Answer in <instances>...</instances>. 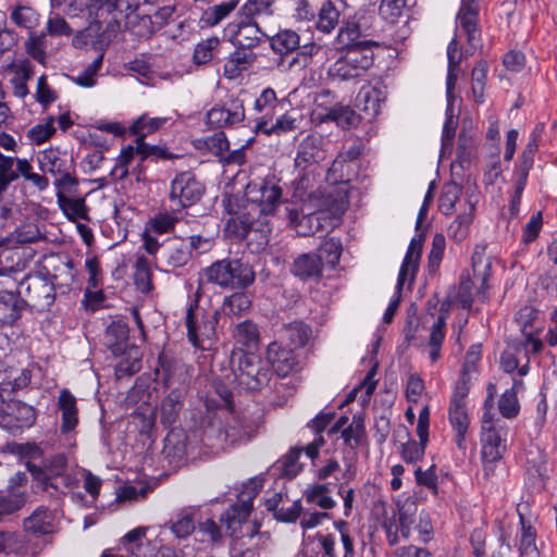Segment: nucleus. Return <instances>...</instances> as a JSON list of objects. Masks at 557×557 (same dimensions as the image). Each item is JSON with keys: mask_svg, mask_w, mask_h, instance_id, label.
<instances>
[{"mask_svg": "<svg viewBox=\"0 0 557 557\" xmlns=\"http://www.w3.org/2000/svg\"><path fill=\"white\" fill-rule=\"evenodd\" d=\"M219 315V311L209 315L200 314L198 300H195L188 307L186 314L187 336L195 347L201 348L205 341H211L215 336Z\"/></svg>", "mask_w": 557, "mask_h": 557, "instance_id": "nucleus-10", "label": "nucleus"}, {"mask_svg": "<svg viewBox=\"0 0 557 557\" xmlns=\"http://www.w3.org/2000/svg\"><path fill=\"white\" fill-rule=\"evenodd\" d=\"M424 242V234L420 233L416 237H413L409 244L407 253L403 261V264L399 270L398 280H397V294L398 296L391 301L388 307L385 310L383 320L385 323H391L396 313L399 304V293L406 283L409 280V283L413 282L416 272L419 267V260L422 252V245Z\"/></svg>", "mask_w": 557, "mask_h": 557, "instance_id": "nucleus-8", "label": "nucleus"}, {"mask_svg": "<svg viewBox=\"0 0 557 557\" xmlns=\"http://www.w3.org/2000/svg\"><path fill=\"white\" fill-rule=\"evenodd\" d=\"M172 14H173L172 8L163 7V8L159 9L154 13L153 16H148V15L139 16L137 14L129 15L127 23L132 25L134 23V21L137 20L139 22V24H141L143 27L145 28L143 32H138L137 35L150 37L156 32V28L153 25L157 24L158 28H161L166 23V21L172 16Z\"/></svg>", "mask_w": 557, "mask_h": 557, "instance_id": "nucleus-37", "label": "nucleus"}, {"mask_svg": "<svg viewBox=\"0 0 557 557\" xmlns=\"http://www.w3.org/2000/svg\"><path fill=\"white\" fill-rule=\"evenodd\" d=\"M329 486L326 484H315L305 492L306 500L314 504L322 509H332L335 507V500L329 495Z\"/></svg>", "mask_w": 557, "mask_h": 557, "instance_id": "nucleus-59", "label": "nucleus"}, {"mask_svg": "<svg viewBox=\"0 0 557 557\" xmlns=\"http://www.w3.org/2000/svg\"><path fill=\"white\" fill-rule=\"evenodd\" d=\"M445 317L441 314L431 327L428 347L429 357L432 362H436L441 358V348L445 338Z\"/></svg>", "mask_w": 557, "mask_h": 557, "instance_id": "nucleus-50", "label": "nucleus"}, {"mask_svg": "<svg viewBox=\"0 0 557 557\" xmlns=\"http://www.w3.org/2000/svg\"><path fill=\"white\" fill-rule=\"evenodd\" d=\"M187 436L181 429H172L164 438L163 455L170 463L178 466L187 456Z\"/></svg>", "mask_w": 557, "mask_h": 557, "instance_id": "nucleus-25", "label": "nucleus"}, {"mask_svg": "<svg viewBox=\"0 0 557 557\" xmlns=\"http://www.w3.org/2000/svg\"><path fill=\"white\" fill-rule=\"evenodd\" d=\"M251 307V299L245 293H234L226 297L222 304L221 312L230 318L239 317Z\"/></svg>", "mask_w": 557, "mask_h": 557, "instance_id": "nucleus-46", "label": "nucleus"}, {"mask_svg": "<svg viewBox=\"0 0 557 557\" xmlns=\"http://www.w3.org/2000/svg\"><path fill=\"white\" fill-rule=\"evenodd\" d=\"M27 502L24 491H0V522L21 510Z\"/></svg>", "mask_w": 557, "mask_h": 557, "instance_id": "nucleus-40", "label": "nucleus"}, {"mask_svg": "<svg viewBox=\"0 0 557 557\" xmlns=\"http://www.w3.org/2000/svg\"><path fill=\"white\" fill-rule=\"evenodd\" d=\"M248 49L238 48L227 59L224 65V73L230 78H234L239 75L240 72L247 70L256 59V54Z\"/></svg>", "mask_w": 557, "mask_h": 557, "instance_id": "nucleus-43", "label": "nucleus"}, {"mask_svg": "<svg viewBox=\"0 0 557 557\" xmlns=\"http://www.w3.org/2000/svg\"><path fill=\"white\" fill-rule=\"evenodd\" d=\"M448 419L453 430L456 432L455 442L457 447L466 450V435L470 425L466 405H449Z\"/></svg>", "mask_w": 557, "mask_h": 557, "instance_id": "nucleus-31", "label": "nucleus"}, {"mask_svg": "<svg viewBox=\"0 0 557 557\" xmlns=\"http://www.w3.org/2000/svg\"><path fill=\"white\" fill-rule=\"evenodd\" d=\"M281 335L294 347H304L311 336V329L301 321H294L283 326Z\"/></svg>", "mask_w": 557, "mask_h": 557, "instance_id": "nucleus-44", "label": "nucleus"}, {"mask_svg": "<svg viewBox=\"0 0 557 557\" xmlns=\"http://www.w3.org/2000/svg\"><path fill=\"white\" fill-rule=\"evenodd\" d=\"M329 120L336 122L342 128H351L359 123V115L349 107L334 106L326 114Z\"/></svg>", "mask_w": 557, "mask_h": 557, "instance_id": "nucleus-57", "label": "nucleus"}, {"mask_svg": "<svg viewBox=\"0 0 557 557\" xmlns=\"http://www.w3.org/2000/svg\"><path fill=\"white\" fill-rule=\"evenodd\" d=\"M226 32L231 36L232 44L242 49L251 50L264 39L270 37L260 23L235 21L227 25Z\"/></svg>", "mask_w": 557, "mask_h": 557, "instance_id": "nucleus-15", "label": "nucleus"}, {"mask_svg": "<svg viewBox=\"0 0 557 557\" xmlns=\"http://www.w3.org/2000/svg\"><path fill=\"white\" fill-rule=\"evenodd\" d=\"M479 7L476 0H463L457 14L458 28L467 37L469 48L467 52L472 53L481 42V30L478 27Z\"/></svg>", "mask_w": 557, "mask_h": 557, "instance_id": "nucleus-16", "label": "nucleus"}, {"mask_svg": "<svg viewBox=\"0 0 557 557\" xmlns=\"http://www.w3.org/2000/svg\"><path fill=\"white\" fill-rule=\"evenodd\" d=\"M361 152L362 145L359 140H355L350 147L344 151H341L327 171L329 180L336 182L338 178H342V175L338 176L336 174L342 172L345 163L356 160L361 154Z\"/></svg>", "mask_w": 557, "mask_h": 557, "instance_id": "nucleus-45", "label": "nucleus"}, {"mask_svg": "<svg viewBox=\"0 0 557 557\" xmlns=\"http://www.w3.org/2000/svg\"><path fill=\"white\" fill-rule=\"evenodd\" d=\"M232 366L235 381L247 391H259L270 382V368L255 354H234Z\"/></svg>", "mask_w": 557, "mask_h": 557, "instance_id": "nucleus-3", "label": "nucleus"}, {"mask_svg": "<svg viewBox=\"0 0 557 557\" xmlns=\"http://www.w3.org/2000/svg\"><path fill=\"white\" fill-rule=\"evenodd\" d=\"M417 512L416 499L407 497L403 503H398L397 512L393 511L392 516L384 517L381 527L391 546L398 544L401 539H409L416 523Z\"/></svg>", "mask_w": 557, "mask_h": 557, "instance_id": "nucleus-5", "label": "nucleus"}, {"mask_svg": "<svg viewBox=\"0 0 557 557\" xmlns=\"http://www.w3.org/2000/svg\"><path fill=\"white\" fill-rule=\"evenodd\" d=\"M339 12L331 1H324L319 10L317 28L323 33H331L338 24Z\"/></svg>", "mask_w": 557, "mask_h": 557, "instance_id": "nucleus-55", "label": "nucleus"}, {"mask_svg": "<svg viewBox=\"0 0 557 557\" xmlns=\"http://www.w3.org/2000/svg\"><path fill=\"white\" fill-rule=\"evenodd\" d=\"M272 50L281 55L293 52L299 48L300 37L292 29H284L268 37Z\"/></svg>", "mask_w": 557, "mask_h": 557, "instance_id": "nucleus-42", "label": "nucleus"}, {"mask_svg": "<svg viewBox=\"0 0 557 557\" xmlns=\"http://www.w3.org/2000/svg\"><path fill=\"white\" fill-rule=\"evenodd\" d=\"M128 332L127 324L122 321H113L107 326L103 343L113 355L121 356L128 351Z\"/></svg>", "mask_w": 557, "mask_h": 557, "instance_id": "nucleus-23", "label": "nucleus"}, {"mask_svg": "<svg viewBox=\"0 0 557 557\" xmlns=\"http://www.w3.org/2000/svg\"><path fill=\"white\" fill-rule=\"evenodd\" d=\"M364 436L363 419L360 416H354L351 423L343 430L342 437L346 445L356 447L361 443Z\"/></svg>", "mask_w": 557, "mask_h": 557, "instance_id": "nucleus-62", "label": "nucleus"}, {"mask_svg": "<svg viewBox=\"0 0 557 557\" xmlns=\"http://www.w3.org/2000/svg\"><path fill=\"white\" fill-rule=\"evenodd\" d=\"M324 444V437L319 436L305 447L294 446L280 460H277L275 467L280 471L281 475L293 479L302 470V465L299 462L301 453L305 451L313 461L318 458L320 448Z\"/></svg>", "mask_w": 557, "mask_h": 557, "instance_id": "nucleus-13", "label": "nucleus"}, {"mask_svg": "<svg viewBox=\"0 0 557 557\" xmlns=\"http://www.w3.org/2000/svg\"><path fill=\"white\" fill-rule=\"evenodd\" d=\"M58 409L61 411V433L66 434L74 431L78 424V408L76 397L69 389L60 392Z\"/></svg>", "mask_w": 557, "mask_h": 557, "instance_id": "nucleus-24", "label": "nucleus"}, {"mask_svg": "<svg viewBox=\"0 0 557 557\" xmlns=\"http://www.w3.org/2000/svg\"><path fill=\"white\" fill-rule=\"evenodd\" d=\"M267 358L275 373L285 377L300 370V362L290 348H285L278 342H273L268 346Z\"/></svg>", "mask_w": 557, "mask_h": 557, "instance_id": "nucleus-17", "label": "nucleus"}, {"mask_svg": "<svg viewBox=\"0 0 557 557\" xmlns=\"http://www.w3.org/2000/svg\"><path fill=\"white\" fill-rule=\"evenodd\" d=\"M326 143L322 135L310 134L298 145L295 158V166L299 170H307L318 165L326 158Z\"/></svg>", "mask_w": 557, "mask_h": 557, "instance_id": "nucleus-14", "label": "nucleus"}, {"mask_svg": "<svg viewBox=\"0 0 557 557\" xmlns=\"http://www.w3.org/2000/svg\"><path fill=\"white\" fill-rule=\"evenodd\" d=\"M309 200L314 202L317 212H309L301 215L299 221V230L302 235H313L322 230V220L325 219L324 211H326L331 205V197L324 196L322 193H310Z\"/></svg>", "mask_w": 557, "mask_h": 557, "instance_id": "nucleus-19", "label": "nucleus"}, {"mask_svg": "<svg viewBox=\"0 0 557 557\" xmlns=\"http://www.w3.org/2000/svg\"><path fill=\"white\" fill-rule=\"evenodd\" d=\"M125 0H72L71 7L87 12L89 24L99 23L113 11H120Z\"/></svg>", "mask_w": 557, "mask_h": 557, "instance_id": "nucleus-20", "label": "nucleus"}, {"mask_svg": "<svg viewBox=\"0 0 557 557\" xmlns=\"http://www.w3.org/2000/svg\"><path fill=\"white\" fill-rule=\"evenodd\" d=\"M342 250L341 240L332 237L323 240L314 253L321 260L323 269H334L339 262Z\"/></svg>", "mask_w": 557, "mask_h": 557, "instance_id": "nucleus-41", "label": "nucleus"}, {"mask_svg": "<svg viewBox=\"0 0 557 557\" xmlns=\"http://www.w3.org/2000/svg\"><path fill=\"white\" fill-rule=\"evenodd\" d=\"M505 431L496 429L492 419L484 414L482 420V460L486 465L495 463L503 458L506 451Z\"/></svg>", "mask_w": 557, "mask_h": 557, "instance_id": "nucleus-12", "label": "nucleus"}, {"mask_svg": "<svg viewBox=\"0 0 557 557\" xmlns=\"http://www.w3.org/2000/svg\"><path fill=\"white\" fill-rule=\"evenodd\" d=\"M17 294L24 305L47 310L54 302V284L39 273L26 275L18 284Z\"/></svg>", "mask_w": 557, "mask_h": 557, "instance_id": "nucleus-6", "label": "nucleus"}, {"mask_svg": "<svg viewBox=\"0 0 557 557\" xmlns=\"http://www.w3.org/2000/svg\"><path fill=\"white\" fill-rule=\"evenodd\" d=\"M516 319L523 334L541 329V312L534 306L525 305L521 307Z\"/></svg>", "mask_w": 557, "mask_h": 557, "instance_id": "nucleus-56", "label": "nucleus"}, {"mask_svg": "<svg viewBox=\"0 0 557 557\" xmlns=\"http://www.w3.org/2000/svg\"><path fill=\"white\" fill-rule=\"evenodd\" d=\"M146 531L147 528L139 527L129 531L123 536L121 544L127 554L132 555L133 557L139 555L141 549V541L146 536Z\"/></svg>", "mask_w": 557, "mask_h": 557, "instance_id": "nucleus-64", "label": "nucleus"}, {"mask_svg": "<svg viewBox=\"0 0 557 557\" xmlns=\"http://www.w3.org/2000/svg\"><path fill=\"white\" fill-rule=\"evenodd\" d=\"M242 0H216L201 14L200 23L206 27H214L227 18L239 5Z\"/></svg>", "mask_w": 557, "mask_h": 557, "instance_id": "nucleus-28", "label": "nucleus"}, {"mask_svg": "<svg viewBox=\"0 0 557 557\" xmlns=\"http://www.w3.org/2000/svg\"><path fill=\"white\" fill-rule=\"evenodd\" d=\"M120 15H122V9L113 11L102 21L99 20V23L89 24V29L100 36L102 40H111L120 29Z\"/></svg>", "mask_w": 557, "mask_h": 557, "instance_id": "nucleus-52", "label": "nucleus"}, {"mask_svg": "<svg viewBox=\"0 0 557 557\" xmlns=\"http://www.w3.org/2000/svg\"><path fill=\"white\" fill-rule=\"evenodd\" d=\"M205 191V184L194 172L183 171L171 181L169 199L178 209H184L200 201Z\"/></svg>", "mask_w": 557, "mask_h": 557, "instance_id": "nucleus-7", "label": "nucleus"}, {"mask_svg": "<svg viewBox=\"0 0 557 557\" xmlns=\"http://www.w3.org/2000/svg\"><path fill=\"white\" fill-rule=\"evenodd\" d=\"M383 100V92L377 87H363L356 98L357 107L363 111L369 119L379 114Z\"/></svg>", "mask_w": 557, "mask_h": 557, "instance_id": "nucleus-35", "label": "nucleus"}, {"mask_svg": "<svg viewBox=\"0 0 557 557\" xmlns=\"http://www.w3.org/2000/svg\"><path fill=\"white\" fill-rule=\"evenodd\" d=\"M166 121V117H150L147 114H144L132 124L131 131L134 135H137V138H143V140H145V137L148 134L160 129Z\"/></svg>", "mask_w": 557, "mask_h": 557, "instance_id": "nucleus-58", "label": "nucleus"}, {"mask_svg": "<svg viewBox=\"0 0 557 557\" xmlns=\"http://www.w3.org/2000/svg\"><path fill=\"white\" fill-rule=\"evenodd\" d=\"M282 202V188L274 180L250 182L246 186L245 197L233 203L228 199L225 206L231 218L226 228L236 237L244 239L250 231L261 232L269 215H273Z\"/></svg>", "mask_w": 557, "mask_h": 557, "instance_id": "nucleus-1", "label": "nucleus"}, {"mask_svg": "<svg viewBox=\"0 0 557 557\" xmlns=\"http://www.w3.org/2000/svg\"><path fill=\"white\" fill-rule=\"evenodd\" d=\"M24 304L13 292L0 290V323L13 324L20 317Z\"/></svg>", "mask_w": 557, "mask_h": 557, "instance_id": "nucleus-32", "label": "nucleus"}, {"mask_svg": "<svg viewBox=\"0 0 557 557\" xmlns=\"http://www.w3.org/2000/svg\"><path fill=\"white\" fill-rule=\"evenodd\" d=\"M24 529L34 534H48L53 530V516L46 507H38L24 520Z\"/></svg>", "mask_w": 557, "mask_h": 557, "instance_id": "nucleus-36", "label": "nucleus"}, {"mask_svg": "<svg viewBox=\"0 0 557 557\" xmlns=\"http://www.w3.org/2000/svg\"><path fill=\"white\" fill-rule=\"evenodd\" d=\"M134 281L138 290L149 293L152 289V271L150 262L145 256H139L135 262Z\"/></svg>", "mask_w": 557, "mask_h": 557, "instance_id": "nucleus-51", "label": "nucleus"}, {"mask_svg": "<svg viewBox=\"0 0 557 557\" xmlns=\"http://www.w3.org/2000/svg\"><path fill=\"white\" fill-rule=\"evenodd\" d=\"M361 36V29L359 24L352 22L347 23L345 27H342L338 34V39L341 42L346 45V48H349L354 44H364V49H371V46L374 42L370 40H358Z\"/></svg>", "mask_w": 557, "mask_h": 557, "instance_id": "nucleus-63", "label": "nucleus"}, {"mask_svg": "<svg viewBox=\"0 0 557 557\" xmlns=\"http://www.w3.org/2000/svg\"><path fill=\"white\" fill-rule=\"evenodd\" d=\"M183 393L172 389L160 405V420L163 425L171 426L178 418L182 409Z\"/></svg>", "mask_w": 557, "mask_h": 557, "instance_id": "nucleus-39", "label": "nucleus"}, {"mask_svg": "<svg viewBox=\"0 0 557 557\" xmlns=\"http://www.w3.org/2000/svg\"><path fill=\"white\" fill-rule=\"evenodd\" d=\"M57 200L69 220H89L88 208L84 198L69 197L65 195V190H57Z\"/></svg>", "mask_w": 557, "mask_h": 557, "instance_id": "nucleus-34", "label": "nucleus"}, {"mask_svg": "<svg viewBox=\"0 0 557 557\" xmlns=\"http://www.w3.org/2000/svg\"><path fill=\"white\" fill-rule=\"evenodd\" d=\"M35 421V409L23 401L11 399L0 408V426L12 433L32 426Z\"/></svg>", "mask_w": 557, "mask_h": 557, "instance_id": "nucleus-11", "label": "nucleus"}, {"mask_svg": "<svg viewBox=\"0 0 557 557\" xmlns=\"http://www.w3.org/2000/svg\"><path fill=\"white\" fill-rule=\"evenodd\" d=\"M262 488V482L259 479H252L244 486L237 504L222 515L221 522L225 525L230 535H235L242 529V524L246 521L252 509V500Z\"/></svg>", "mask_w": 557, "mask_h": 557, "instance_id": "nucleus-9", "label": "nucleus"}, {"mask_svg": "<svg viewBox=\"0 0 557 557\" xmlns=\"http://www.w3.org/2000/svg\"><path fill=\"white\" fill-rule=\"evenodd\" d=\"M259 329L251 320H245L236 325L234 338L245 347L252 348L259 343Z\"/></svg>", "mask_w": 557, "mask_h": 557, "instance_id": "nucleus-54", "label": "nucleus"}, {"mask_svg": "<svg viewBox=\"0 0 557 557\" xmlns=\"http://www.w3.org/2000/svg\"><path fill=\"white\" fill-rule=\"evenodd\" d=\"M487 70V62L485 60H480L475 63L471 72V90L476 103H482L484 101Z\"/></svg>", "mask_w": 557, "mask_h": 557, "instance_id": "nucleus-49", "label": "nucleus"}, {"mask_svg": "<svg viewBox=\"0 0 557 557\" xmlns=\"http://www.w3.org/2000/svg\"><path fill=\"white\" fill-rule=\"evenodd\" d=\"M202 276L222 288L245 289L255 282L256 273L248 262L226 258L203 269Z\"/></svg>", "mask_w": 557, "mask_h": 557, "instance_id": "nucleus-2", "label": "nucleus"}, {"mask_svg": "<svg viewBox=\"0 0 557 557\" xmlns=\"http://www.w3.org/2000/svg\"><path fill=\"white\" fill-rule=\"evenodd\" d=\"M244 119V102L239 99H232L224 107H214L207 112V123L215 128L232 126Z\"/></svg>", "mask_w": 557, "mask_h": 557, "instance_id": "nucleus-18", "label": "nucleus"}, {"mask_svg": "<svg viewBox=\"0 0 557 557\" xmlns=\"http://www.w3.org/2000/svg\"><path fill=\"white\" fill-rule=\"evenodd\" d=\"M39 470L49 478H60L63 488H72L76 486L77 481L69 473L67 458L64 454H57L45 460L42 466H38Z\"/></svg>", "mask_w": 557, "mask_h": 557, "instance_id": "nucleus-26", "label": "nucleus"}, {"mask_svg": "<svg viewBox=\"0 0 557 557\" xmlns=\"http://www.w3.org/2000/svg\"><path fill=\"white\" fill-rule=\"evenodd\" d=\"M447 59H448V66H447V79H446V94H447V100L448 104H451V101L454 100V89L457 83L458 74H459V66L460 62L462 60V51L459 46V41L456 37H454L447 47Z\"/></svg>", "mask_w": 557, "mask_h": 557, "instance_id": "nucleus-29", "label": "nucleus"}, {"mask_svg": "<svg viewBox=\"0 0 557 557\" xmlns=\"http://www.w3.org/2000/svg\"><path fill=\"white\" fill-rule=\"evenodd\" d=\"M521 534L519 540V552L521 557H537L539 552L535 545L536 532L533 527L525 522L520 513Z\"/></svg>", "mask_w": 557, "mask_h": 557, "instance_id": "nucleus-48", "label": "nucleus"}, {"mask_svg": "<svg viewBox=\"0 0 557 557\" xmlns=\"http://www.w3.org/2000/svg\"><path fill=\"white\" fill-rule=\"evenodd\" d=\"M372 63V50L364 49V44H354L332 64L329 74L333 79L349 81L362 76Z\"/></svg>", "mask_w": 557, "mask_h": 557, "instance_id": "nucleus-4", "label": "nucleus"}, {"mask_svg": "<svg viewBox=\"0 0 557 557\" xmlns=\"http://www.w3.org/2000/svg\"><path fill=\"white\" fill-rule=\"evenodd\" d=\"M26 549L25 536L18 532L10 530H0V553L22 554Z\"/></svg>", "mask_w": 557, "mask_h": 557, "instance_id": "nucleus-53", "label": "nucleus"}, {"mask_svg": "<svg viewBox=\"0 0 557 557\" xmlns=\"http://www.w3.org/2000/svg\"><path fill=\"white\" fill-rule=\"evenodd\" d=\"M190 258V246L184 238H171L161 248L162 261L172 269L186 265Z\"/></svg>", "mask_w": 557, "mask_h": 557, "instance_id": "nucleus-21", "label": "nucleus"}, {"mask_svg": "<svg viewBox=\"0 0 557 557\" xmlns=\"http://www.w3.org/2000/svg\"><path fill=\"white\" fill-rule=\"evenodd\" d=\"M278 107V101L276 98V94L272 88L264 89L261 95L256 99L253 109L261 113L259 117H257L256 126L264 127L272 121L275 109Z\"/></svg>", "mask_w": 557, "mask_h": 557, "instance_id": "nucleus-33", "label": "nucleus"}, {"mask_svg": "<svg viewBox=\"0 0 557 557\" xmlns=\"http://www.w3.org/2000/svg\"><path fill=\"white\" fill-rule=\"evenodd\" d=\"M474 206H469V211L459 214L448 226V237L456 243L465 240L469 234V228L472 223Z\"/></svg>", "mask_w": 557, "mask_h": 557, "instance_id": "nucleus-47", "label": "nucleus"}, {"mask_svg": "<svg viewBox=\"0 0 557 557\" xmlns=\"http://www.w3.org/2000/svg\"><path fill=\"white\" fill-rule=\"evenodd\" d=\"M40 169L54 176L61 174L66 170H74L72 159L66 158V153L61 152L59 149L49 148L42 151L38 158Z\"/></svg>", "mask_w": 557, "mask_h": 557, "instance_id": "nucleus-30", "label": "nucleus"}, {"mask_svg": "<svg viewBox=\"0 0 557 557\" xmlns=\"http://www.w3.org/2000/svg\"><path fill=\"white\" fill-rule=\"evenodd\" d=\"M471 260L474 278L482 281V285H484L490 276L491 270L490 259L485 256V247L476 246L472 253Z\"/></svg>", "mask_w": 557, "mask_h": 557, "instance_id": "nucleus-60", "label": "nucleus"}, {"mask_svg": "<svg viewBox=\"0 0 557 557\" xmlns=\"http://www.w3.org/2000/svg\"><path fill=\"white\" fill-rule=\"evenodd\" d=\"M460 191L461 188L455 183L444 185L438 199V208L443 214L450 215L454 212Z\"/></svg>", "mask_w": 557, "mask_h": 557, "instance_id": "nucleus-61", "label": "nucleus"}, {"mask_svg": "<svg viewBox=\"0 0 557 557\" xmlns=\"http://www.w3.org/2000/svg\"><path fill=\"white\" fill-rule=\"evenodd\" d=\"M26 469L30 473L33 479L32 491L35 494L46 493L50 498L58 499L61 495H64V491L59 484L55 482L58 478H49L46 476L37 465L34 462L27 461Z\"/></svg>", "mask_w": 557, "mask_h": 557, "instance_id": "nucleus-27", "label": "nucleus"}, {"mask_svg": "<svg viewBox=\"0 0 557 557\" xmlns=\"http://www.w3.org/2000/svg\"><path fill=\"white\" fill-rule=\"evenodd\" d=\"M272 3L269 0H248L238 11V20L248 23H260L264 16H271Z\"/></svg>", "mask_w": 557, "mask_h": 557, "instance_id": "nucleus-38", "label": "nucleus"}, {"mask_svg": "<svg viewBox=\"0 0 557 557\" xmlns=\"http://www.w3.org/2000/svg\"><path fill=\"white\" fill-rule=\"evenodd\" d=\"M290 272L302 282H318L323 276L321 260L315 257L314 252L299 255L294 260L290 267Z\"/></svg>", "mask_w": 557, "mask_h": 557, "instance_id": "nucleus-22", "label": "nucleus"}]
</instances>
